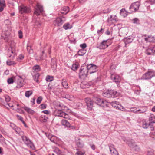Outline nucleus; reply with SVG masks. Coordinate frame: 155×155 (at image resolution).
<instances>
[{"label": "nucleus", "mask_w": 155, "mask_h": 155, "mask_svg": "<svg viewBox=\"0 0 155 155\" xmlns=\"http://www.w3.org/2000/svg\"><path fill=\"white\" fill-rule=\"evenodd\" d=\"M88 70L86 66H81L79 73V76L81 79H84L87 76Z\"/></svg>", "instance_id": "f257e3e1"}, {"label": "nucleus", "mask_w": 155, "mask_h": 155, "mask_svg": "<svg viewBox=\"0 0 155 155\" xmlns=\"http://www.w3.org/2000/svg\"><path fill=\"white\" fill-rule=\"evenodd\" d=\"M124 141L128 144L130 147L135 150H139L140 148L136 144L135 142L133 140H124Z\"/></svg>", "instance_id": "f03ea898"}, {"label": "nucleus", "mask_w": 155, "mask_h": 155, "mask_svg": "<svg viewBox=\"0 0 155 155\" xmlns=\"http://www.w3.org/2000/svg\"><path fill=\"white\" fill-rule=\"evenodd\" d=\"M22 138L23 141L28 146L33 150L35 149L34 146L30 140L26 136H22Z\"/></svg>", "instance_id": "7ed1b4c3"}, {"label": "nucleus", "mask_w": 155, "mask_h": 155, "mask_svg": "<svg viewBox=\"0 0 155 155\" xmlns=\"http://www.w3.org/2000/svg\"><path fill=\"white\" fill-rule=\"evenodd\" d=\"M140 4L139 2H137L132 3L129 8V9L131 13L137 11L139 8Z\"/></svg>", "instance_id": "20e7f679"}, {"label": "nucleus", "mask_w": 155, "mask_h": 155, "mask_svg": "<svg viewBox=\"0 0 155 155\" xmlns=\"http://www.w3.org/2000/svg\"><path fill=\"white\" fill-rule=\"evenodd\" d=\"M88 70V73L92 74L96 72L97 71V66L93 64H90L86 66Z\"/></svg>", "instance_id": "39448f33"}, {"label": "nucleus", "mask_w": 155, "mask_h": 155, "mask_svg": "<svg viewBox=\"0 0 155 155\" xmlns=\"http://www.w3.org/2000/svg\"><path fill=\"white\" fill-rule=\"evenodd\" d=\"M65 20V18L64 17L57 18L54 22V25L57 26H60L64 23Z\"/></svg>", "instance_id": "423d86ee"}, {"label": "nucleus", "mask_w": 155, "mask_h": 155, "mask_svg": "<svg viewBox=\"0 0 155 155\" xmlns=\"http://www.w3.org/2000/svg\"><path fill=\"white\" fill-rule=\"evenodd\" d=\"M95 102L97 105L103 107H104L105 106H107L109 105L106 101L98 98L96 99Z\"/></svg>", "instance_id": "0eeeda50"}, {"label": "nucleus", "mask_w": 155, "mask_h": 155, "mask_svg": "<svg viewBox=\"0 0 155 155\" xmlns=\"http://www.w3.org/2000/svg\"><path fill=\"white\" fill-rule=\"evenodd\" d=\"M155 76V72L153 71H149L145 74L143 76V79L147 80L151 79Z\"/></svg>", "instance_id": "6e6552de"}, {"label": "nucleus", "mask_w": 155, "mask_h": 155, "mask_svg": "<svg viewBox=\"0 0 155 155\" xmlns=\"http://www.w3.org/2000/svg\"><path fill=\"white\" fill-rule=\"evenodd\" d=\"M35 9L34 14L37 16L39 15L43 11L42 6L39 3L37 4Z\"/></svg>", "instance_id": "1a4fd4ad"}, {"label": "nucleus", "mask_w": 155, "mask_h": 155, "mask_svg": "<svg viewBox=\"0 0 155 155\" xmlns=\"http://www.w3.org/2000/svg\"><path fill=\"white\" fill-rule=\"evenodd\" d=\"M19 13L21 14L28 13L30 12V9L29 8L23 5L19 7Z\"/></svg>", "instance_id": "9d476101"}, {"label": "nucleus", "mask_w": 155, "mask_h": 155, "mask_svg": "<svg viewBox=\"0 0 155 155\" xmlns=\"http://www.w3.org/2000/svg\"><path fill=\"white\" fill-rule=\"evenodd\" d=\"M85 101L88 109L89 110H91L93 106V101L89 98H85Z\"/></svg>", "instance_id": "9b49d317"}, {"label": "nucleus", "mask_w": 155, "mask_h": 155, "mask_svg": "<svg viewBox=\"0 0 155 155\" xmlns=\"http://www.w3.org/2000/svg\"><path fill=\"white\" fill-rule=\"evenodd\" d=\"M117 103H118V102L115 101L111 103H109L110 104L112 107L115 108L117 109L121 110H124V108L120 105H119Z\"/></svg>", "instance_id": "f8f14e48"}, {"label": "nucleus", "mask_w": 155, "mask_h": 155, "mask_svg": "<svg viewBox=\"0 0 155 155\" xmlns=\"http://www.w3.org/2000/svg\"><path fill=\"white\" fill-rule=\"evenodd\" d=\"M56 112H57L56 116H58L62 117L66 119H68L69 117L68 114L61 110H56Z\"/></svg>", "instance_id": "ddd939ff"}, {"label": "nucleus", "mask_w": 155, "mask_h": 155, "mask_svg": "<svg viewBox=\"0 0 155 155\" xmlns=\"http://www.w3.org/2000/svg\"><path fill=\"white\" fill-rule=\"evenodd\" d=\"M17 79V84L16 87L19 88L22 87L24 84L25 83L24 80L21 77L18 76Z\"/></svg>", "instance_id": "4468645a"}, {"label": "nucleus", "mask_w": 155, "mask_h": 155, "mask_svg": "<svg viewBox=\"0 0 155 155\" xmlns=\"http://www.w3.org/2000/svg\"><path fill=\"white\" fill-rule=\"evenodd\" d=\"M145 53L148 55H153L155 53V46L148 47L146 49Z\"/></svg>", "instance_id": "2eb2a0df"}, {"label": "nucleus", "mask_w": 155, "mask_h": 155, "mask_svg": "<svg viewBox=\"0 0 155 155\" xmlns=\"http://www.w3.org/2000/svg\"><path fill=\"white\" fill-rule=\"evenodd\" d=\"M111 78L113 81L116 83L119 82L120 81V76L115 74H113L111 75Z\"/></svg>", "instance_id": "dca6fc26"}, {"label": "nucleus", "mask_w": 155, "mask_h": 155, "mask_svg": "<svg viewBox=\"0 0 155 155\" xmlns=\"http://www.w3.org/2000/svg\"><path fill=\"white\" fill-rule=\"evenodd\" d=\"M144 40L147 42H155V37L151 35H149L146 37Z\"/></svg>", "instance_id": "f3484780"}, {"label": "nucleus", "mask_w": 155, "mask_h": 155, "mask_svg": "<svg viewBox=\"0 0 155 155\" xmlns=\"http://www.w3.org/2000/svg\"><path fill=\"white\" fill-rule=\"evenodd\" d=\"M108 46L109 45L107 43V40H104L100 44L99 48L100 49H104L107 48Z\"/></svg>", "instance_id": "a211bd4d"}, {"label": "nucleus", "mask_w": 155, "mask_h": 155, "mask_svg": "<svg viewBox=\"0 0 155 155\" xmlns=\"http://www.w3.org/2000/svg\"><path fill=\"white\" fill-rule=\"evenodd\" d=\"M110 151L112 155H119L117 151L114 147V145H111L109 146Z\"/></svg>", "instance_id": "6ab92c4d"}, {"label": "nucleus", "mask_w": 155, "mask_h": 155, "mask_svg": "<svg viewBox=\"0 0 155 155\" xmlns=\"http://www.w3.org/2000/svg\"><path fill=\"white\" fill-rule=\"evenodd\" d=\"M143 127L144 128H150L151 130H153L154 128L153 126L150 123L149 124L147 123L146 122L143 123Z\"/></svg>", "instance_id": "aec40b11"}, {"label": "nucleus", "mask_w": 155, "mask_h": 155, "mask_svg": "<svg viewBox=\"0 0 155 155\" xmlns=\"http://www.w3.org/2000/svg\"><path fill=\"white\" fill-rule=\"evenodd\" d=\"M133 40V38L129 37L125 38L124 40V41L125 45H127L132 42Z\"/></svg>", "instance_id": "412c9836"}, {"label": "nucleus", "mask_w": 155, "mask_h": 155, "mask_svg": "<svg viewBox=\"0 0 155 155\" xmlns=\"http://www.w3.org/2000/svg\"><path fill=\"white\" fill-rule=\"evenodd\" d=\"M61 123L62 125L67 127H70V123L65 119H62L61 121Z\"/></svg>", "instance_id": "4be33fe9"}, {"label": "nucleus", "mask_w": 155, "mask_h": 155, "mask_svg": "<svg viewBox=\"0 0 155 155\" xmlns=\"http://www.w3.org/2000/svg\"><path fill=\"white\" fill-rule=\"evenodd\" d=\"M69 11V10L68 7H64L63 8L61 13L62 14L66 15L68 13Z\"/></svg>", "instance_id": "5701e85b"}, {"label": "nucleus", "mask_w": 155, "mask_h": 155, "mask_svg": "<svg viewBox=\"0 0 155 155\" xmlns=\"http://www.w3.org/2000/svg\"><path fill=\"white\" fill-rule=\"evenodd\" d=\"M149 120L150 121V123L151 124L155 123V117L153 114H151L150 115Z\"/></svg>", "instance_id": "b1692460"}, {"label": "nucleus", "mask_w": 155, "mask_h": 155, "mask_svg": "<svg viewBox=\"0 0 155 155\" xmlns=\"http://www.w3.org/2000/svg\"><path fill=\"white\" fill-rule=\"evenodd\" d=\"M102 95L103 96L105 97H111L110 91H106L102 93Z\"/></svg>", "instance_id": "393cba45"}, {"label": "nucleus", "mask_w": 155, "mask_h": 155, "mask_svg": "<svg viewBox=\"0 0 155 155\" xmlns=\"http://www.w3.org/2000/svg\"><path fill=\"white\" fill-rule=\"evenodd\" d=\"M120 14L121 15L123 16L124 17H126L127 15V12L124 8L120 10Z\"/></svg>", "instance_id": "a878e982"}, {"label": "nucleus", "mask_w": 155, "mask_h": 155, "mask_svg": "<svg viewBox=\"0 0 155 155\" xmlns=\"http://www.w3.org/2000/svg\"><path fill=\"white\" fill-rule=\"evenodd\" d=\"M62 84L63 86L65 88H68V84L65 80H63L62 82Z\"/></svg>", "instance_id": "bb28decb"}, {"label": "nucleus", "mask_w": 155, "mask_h": 155, "mask_svg": "<svg viewBox=\"0 0 155 155\" xmlns=\"http://www.w3.org/2000/svg\"><path fill=\"white\" fill-rule=\"evenodd\" d=\"M110 93L111 95V97L113 96L114 97H117L119 95V92L117 91H110Z\"/></svg>", "instance_id": "cd10ccee"}, {"label": "nucleus", "mask_w": 155, "mask_h": 155, "mask_svg": "<svg viewBox=\"0 0 155 155\" xmlns=\"http://www.w3.org/2000/svg\"><path fill=\"white\" fill-rule=\"evenodd\" d=\"M23 108L29 114H33L34 112V111L29 108L26 107H25Z\"/></svg>", "instance_id": "c85d7f7f"}, {"label": "nucleus", "mask_w": 155, "mask_h": 155, "mask_svg": "<svg viewBox=\"0 0 155 155\" xmlns=\"http://www.w3.org/2000/svg\"><path fill=\"white\" fill-rule=\"evenodd\" d=\"M27 49L29 54H32L33 52V50L31 48V47L28 44H27Z\"/></svg>", "instance_id": "c756f323"}, {"label": "nucleus", "mask_w": 155, "mask_h": 155, "mask_svg": "<svg viewBox=\"0 0 155 155\" xmlns=\"http://www.w3.org/2000/svg\"><path fill=\"white\" fill-rule=\"evenodd\" d=\"M33 70L36 72H38L40 71V66L38 65H36L33 67Z\"/></svg>", "instance_id": "7c9ffc66"}, {"label": "nucleus", "mask_w": 155, "mask_h": 155, "mask_svg": "<svg viewBox=\"0 0 155 155\" xmlns=\"http://www.w3.org/2000/svg\"><path fill=\"white\" fill-rule=\"evenodd\" d=\"M79 66L78 63L73 64L72 65L71 69L72 70L75 71L78 69Z\"/></svg>", "instance_id": "2f4dec72"}, {"label": "nucleus", "mask_w": 155, "mask_h": 155, "mask_svg": "<svg viewBox=\"0 0 155 155\" xmlns=\"http://www.w3.org/2000/svg\"><path fill=\"white\" fill-rule=\"evenodd\" d=\"M63 28L64 29L67 30L71 28V26L70 25L69 23H67L65 24L64 25Z\"/></svg>", "instance_id": "473e14b6"}, {"label": "nucleus", "mask_w": 155, "mask_h": 155, "mask_svg": "<svg viewBox=\"0 0 155 155\" xmlns=\"http://www.w3.org/2000/svg\"><path fill=\"white\" fill-rule=\"evenodd\" d=\"M6 64L9 66H11L15 65L16 63L14 61L8 60L6 61Z\"/></svg>", "instance_id": "72a5a7b5"}, {"label": "nucleus", "mask_w": 155, "mask_h": 155, "mask_svg": "<svg viewBox=\"0 0 155 155\" xmlns=\"http://www.w3.org/2000/svg\"><path fill=\"white\" fill-rule=\"evenodd\" d=\"M77 146L80 148H82L84 146V144L81 141L79 140L77 143Z\"/></svg>", "instance_id": "f704fd0d"}, {"label": "nucleus", "mask_w": 155, "mask_h": 155, "mask_svg": "<svg viewBox=\"0 0 155 155\" xmlns=\"http://www.w3.org/2000/svg\"><path fill=\"white\" fill-rule=\"evenodd\" d=\"M32 94V92L31 91H26L25 95L26 97H29Z\"/></svg>", "instance_id": "c9c22d12"}, {"label": "nucleus", "mask_w": 155, "mask_h": 155, "mask_svg": "<svg viewBox=\"0 0 155 155\" xmlns=\"http://www.w3.org/2000/svg\"><path fill=\"white\" fill-rule=\"evenodd\" d=\"M46 79L47 81L50 82L53 81L54 78L53 77L48 75L46 77Z\"/></svg>", "instance_id": "e433bc0d"}, {"label": "nucleus", "mask_w": 155, "mask_h": 155, "mask_svg": "<svg viewBox=\"0 0 155 155\" xmlns=\"http://www.w3.org/2000/svg\"><path fill=\"white\" fill-rule=\"evenodd\" d=\"M132 21L133 23L134 24H139L140 23L139 20L137 18H135L133 19Z\"/></svg>", "instance_id": "4c0bfd02"}, {"label": "nucleus", "mask_w": 155, "mask_h": 155, "mask_svg": "<svg viewBox=\"0 0 155 155\" xmlns=\"http://www.w3.org/2000/svg\"><path fill=\"white\" fill-rule=\"evenodd\" d=\"M54 152H55L58 155H61L62 154L61 151L58 148H56L54 150Z\"/></svg>", "instance_id": "58836bf2"}, {"label": "nucleus", "mask_w": 155, "mask_h": 155, "mask_svg": "<svg viewBox=\"0 0 155 155\" xmlns=\"http://www.w3.org/2000/svg\"><path fill=\"white\" fill-rule=\"evenodd\" d=\"M42 97L41 96H40L37 99V103L38 104H40L42 100Z\"/></svg>", "instance_id": "ea45409f"}, {"label": "nucleus", "mask_w": 155, "mask_h": 155, "mask_svg": "<svg viewBox=\"0 0 155 155\" xmlns=\"http://www.w3.org/2000/svg\"><path fill=\"white\" fill-rule=\"evenodd\" d=\"M6 5L4 0H0V6L5 7Z\"/></svg>", "instance_id": "a19ab883"}, {"label": "nucleus", "mask_w": 155, "mask_h": 155, "mask_svg": "<svg viewBox=\"0 0 155 155\" xmlns=\"http://www.w3.org/2000/svg\"><path fill=\"white\" fill-rule=\"evenodd\" d=\"M39 75L38 73H37L35 75H34L33 76V78H34L36 82H38V78L39 77Z\"/></svg>", "instance_id": "79ce46f5"}, {"label": "nucleus", "mask_w": 155, "mask_h": 155, "mask_svg": "<svg viewBox=\"0 0 155 155\" xmlns=\"http://www.w3.org/2000/svg\"><path fill=\"white\" fill-rule=\"evenodd\" d=\"M24 58V56L22 54H20L19 55L18 58H17V61H20L21 60L23 59Z\"/></svg>", "instance_id": "37998d69"}, {"label": "nucleus", "mask_w": 155, "mask_h": 155, "mask_svg": "<svg viewBox=\"0 0 155 155\" xmlns=\"http://www.w3.org/2000/svg\"><path fill=\"white\" fill-rule=\"evenodd\" d=\"M137 108L136 107L132 108L130 109L131 111L135 113H137Z\"/></svg>", "instance_id": "c03bdc74"}, {"label": "nucleus", "mask_w": 155, "mask_h": 155, "mask_svg": "<svg viewBox=\"0 0 155 155\" xmlns=\"http://www.w3.org/2000/svg\"><path fill=\"white\" fill-rule=\"evenodd\" d=\"M137 113H138V112H140L139 113H144L146 111V110L144 109H139L137 110Z\"/></svg>", "instance_id": "a18cd8bd"}, {"label": "nucleus", "mask_w": 155, "mask_h": 155, "mask_svg": "<svg viewBox=\"0 0 155 155\" xmlns=\"http://www.w3.org/2000/svg\"><path fill=\"white\" fill-rule=\"evenodd\" d=\"M41 118L42 119H41V120L43 121V122H46L47 121V120L48 119V118L47 117H46L45 116H42Z\"/></svg>", "instance_id": "49530a36"}, {"label": "nucleus", "mask_w": 155, "mask_h": 155, "mask_svg": "<svg viewBox=\"0 0 155 155\" xmlns=\"http://www.w3.org/2000/svg\"><path fill=\"white\" fill-rule=\"evenodd\" d=\"M152 131L150 133V135L153 138H154L155 137V130H152Z\"/></svg>", "instance_id": "de8ad7c7"}, {"label": "nucleus", "mask_w": 155, "mask_h": 155, "mask_svg": "<svg viewBox=\"0 0 155 155\" xmlns=\"http://www.w3.org/2000/svg\"><path fill=\"white\" fill-rule=\"evenodd\" d=\"M7 82L9 84L13 83V80L12 78H9L8 79Z\"/></svg>", "instance_id": "09e8293b"}, {"label": "nucleus", "mask_w": 155, "mask_h": 155, "mask_svg": "<svg viewBox=\"0 0 155 155\" xmlns=\"http://www.w3.org/2000/svg\"><path fill=\"white\" fill-rule=\"evenodd\" d=\"M46 107V105L45 104H42L40 105V108L41 109H45Z\"/></svg>", "instance_id": "8fccbe9b"}, {"label": "nucleus", "mask_w": 155, "mask_h": 155, "mask_svg": "<svg viewBox=\"0 0 155 155\" xmlns=\"http://www.w3.org/2000/svg\"><path fill=\"white\" fill-rule=\"evenodd\" d=\"M19 37L20 38H22L23 37L22 33L21 31H18Z\"/></svg>", "instance_id": "3c124183"}, {"label": "nucleus", "mask_w": 155, "mask_h": 155, "mask_svg": "<svg viewBox=\"0 0 155 155\" xmlns=\"http://www.w3.org/2000/svg\"><path fill=\"white\" fill-rule=\"evenodd\" d=\"M80 46L83 49H84L86 47L87 45L85 43H84L82 44H81L80 45Z\"/></svg>", "instance_id": "603ef678"}, {"label": "nucleus", "mask_w": 155, "mask_h": 155, "mask_svg": "<svg viewBox=\"0 0 155 155\" xmlns=\"http://www.w3.org/2000/svg\"><path fill=\"white\" fill-rule=\"evenodd\" d=\"M5 99L6 102H8L10 101V98L9 96L7 95L5 97Z\"/></svg>", "instance_id": "864d4df0"}, {"label": "nucleus", "mask_w": 155, "mask_h": 155, "mask_svg": "<svg viewBox=\"0 0 155 155\" xmlns=\"http://www.w3.org/2000/svg\"><path fill=\"white\" fill-rule=\"evenodd\" d=\"M147 155H154L153 152L152 150L148 151L147 152Z\"/></svg>", "instance_id": "5fc2aeb1"}, {"label": "nucleus", "mask_w": 155, "mask_h": 155, "mask_svg": "<svg viewBox=\"0 0 155 155\" xmlns=\"http://www.w3.org/2000/svg\"><path fill=\"white\" fill-rule=\"evenodd\" d=\"M17 116L18 117V119L21 120V122L23 120V118L21 116L18 115H17Z\"/></svg>", "instance_id": "6e6d98bb"}, {"label": "nucleus", "mask_w": 155, "mask_h": 155, "mask_svg": "<svg viewBox=\"0 0 155 155\" xmlns=\"http://www.w3.org/2000/svg\"><path fill=\"white\" fill-rule=\"evenodd\" d=\"M81 50H79L78 52V54L80 56H83L84 54V53H82L81 52Z\"/></svg>", "instance_id": "4d7b16f0"}, {"label": "nucleus", "mask_w": 155, "mask_h": 155, "mask_svg": "<svg viewBox=\"0 0 155 155\" xmlns=\"http://www.w3.org/2000/svg\"><path fill=\"white\" fill-rule=\"evenodd\" d=\"M42 112L46 114H49V112L48 110H45L43 111Z\"/></svg>", "instance_id": "13d9d810"}, {"label": "nucleus", "mask_w": 155, "mask_h": 155, "mask_svg": "<svg viewBox=\"0 0 155 155\" xmlns=\"http://www.w3.org/2000/svg\"><path fill=\"white\" fill-rule=\"evenodd\" d=\"M83 154L84 153L81 152H77L75 154V155H83Z\"/></svg>", "instance_id": "bf43d9fd"}, {"label": "nucleus", "mask_w": 155, "mask_h": 155, "mask_svg": "<svg viewBox=\"0 0 155 155\" xmlns=\"http://www.w3.org/2000/svg\"><path fill=\"white\" fill-rule=\"evenodd\" d=\"M103 29L102 28H101L100 30H98L97 31V33L98 34H100V33L103 32Z\"/></svg>", "instance_id": "052dcab7"}, {"label": "nucleus", "mask_w": 155, "mask_h": 155, "mask_svg": "<svg viewBox=\"0 0 155 155\" xmlns=\"http://www.w3.org/2000/svg\"><path fill=\"white\" fill-rule=\"evenodd\" d=\"M114 20L116 21H118L117 18V16H116V15H115L114 16V18H112L111 19V20Z\"/></svg>", "instance_id": "680f3d73"}, {"label": "nucleus", "mask_w": 155, "mask_h": 155, "mask_svg": "<svg viewBox=\"0 0 155 155\" xmlns=\"http://www.w3.org/2000/svg\"><path fill=\"white\" fill-rule=\"evenodd\" d=\"M91 148L92 149H93L94 150H95V147L94 145L92 144V145H91Z\"/></svg>", "instance_id": "e2e57ef3"}, {"label": "nucleus", "mask_w": 155, "mask_h": 155, "mask_svg": "<svg viewBox=\"0 0 155 155\" xmlns=\"http://www.w3.org/2000/svg\"><path fill=\"white\" fill-rule=\"evenodd\" d=\"M35 98H33L31 101V102L32 103V104L34 105L35 104Z\"/></svg>", "instance_id": "0e129e2a"}, {"label": "nucleus", "mask_w": 155, "mask_h": 155, "mask_svg": "<svg viewBox=\"0 0 155 155\" xmlns=\"http://www.w3.org/2000/svg\"><path fill=\"white\" fill-rule=\"evenodd\" d=\"M5 7L0 6V12H2Z\"/></svg>", "instance_id": "69168bd1"}, {"label": "nucleus", "mask_w": 155, "mask_h": 155, "mask_svg": "<svg viewBox=\"0 0 155 155\" xmlns=\"http://www.w3.org/2000/svg\"><path fill=\"white\" fill-rule=\"evenodd\" d=\"M110 9L109 8H108L107 9V11H106L105 12H104V13H107L108 12H110Z\"/></svg>", "instance_id": "338daca9"}, {"label": "nucleus", "mask_w": 155, "mask_h": 155, "mask_svg": "<svg viewBox=\"0 0 155 155\" xmlns=\"http://www.w3.org/2000/svg\"><path fill=\"white\" fill-rule=\"evenodd\" d=\"M106 33L107 35H109L110 34V32L108 30H107L106 31Z\"/></svg>", "instance_id": "774afa93"}]
</instances>
